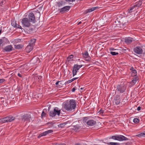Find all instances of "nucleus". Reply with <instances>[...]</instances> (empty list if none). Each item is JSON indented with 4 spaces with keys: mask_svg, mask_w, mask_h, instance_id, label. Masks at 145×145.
Listing matches in <instances>:
<instances>
[{
    "mask_svg": "<svg viewBox=\"0 0 145 145\" xmlns=\"http://www.w3.org/2000/svg\"><path fill=\"white\" fill-rule=\"evenodd\" d=\"M4 46L7 44L9 43V42L8 39L5 37H3L1 39Z\"/></svg>",
    "mask_w": 145,
    "mask_h": 145,
    "instance_id": "6ab92c4d",
    "label": "nucleus"
},
{
    "mask_svg": "<svg viewBox=\"0 0 145 145\" xmlns=\"http://www.w3.org/2000/svg\"><path fill=\"white\" fill-rule=\"evenodd\" d=\"M133 40L132 38L129 37L125 39V42L127 44H129L132 42Z\"/></svg>",
    "mask_w": 145,
    "mask_h": 145,
    "instance_id": "aec40b11",
    "label": "nucleus"
},
{
    "mask_svg": "<svg viewBox=\"0 0 145 145\" xmlns=\"http://www.w3.org/2000/svg\"><path fill=\"white\" fill-rule=\"evenodd\" d=\"M80 89H82V88H80Z\"/></svg>",
    "mask_w": 145,
    "mask_h": 145,
    "instance_id": "bf43d9fd",
    "label": "nucleus"
},
{
    "mask_svg": "<svg viewBox=\"0 0 145 145\" xmlns=\"http://www.w3.org/2000/svg\"><path fill=\"white\" fill-rule=\"evenodd\" d=\"M138 78L137 77H134L133 79L131 81V83L133 85H134L136 84L137 80H138Z\"/></svg>",
    "mask_w": 145,
    "mask_h": 145,
    "instance_id": "4be33fe9",
    "label": "nucleus"
},
{
    "mask_svg": "<svg viewBox=\"0 0 145 145\" xmlns=\"http://www.w3.org/2000/svg\"><path fill=\"white\" fill-rule=\"evenodd\" d=\"M114 102L115 104L116 105L119 104L121 102V99L119 96L117 95L116 97L115 100Z\"/></svg>",
    "mask_w": 145,
    "mask_h": 145,
    "instance_id": "dca6fc26",
    "label": "nucleus"
},
{
    "mask_svg": "<svg viewBox=\"0 0 145 145\" xmlns=\"http://www.w3.org/2000/svg\"><path fill=\"white\" fill-rule=\"evenodd\" d=\"M117 140L120 141H122L123 140H128V139L123 135H117Z\"/></svg>",
    "mask_w": 145,
    "mask_h": 145,
    "instance_id": "9b49d317",
    "label": "nucleus"
},
{
    "mask_svg": "<svg viewBox=\"0 0 145 145\" xmlns=\"http://www.w3.org/2000/svg\"><path fill=\"white\" fill-rule=\"evenodd\" d=\"M57 143H54L52 144V145H57Z\"/></svg>",
    "mask_w": 145,
    "mask_h": 145,
    "instance_id": "6e6d98bb",
    "label": "nucleus"
},
{
    "mask_svg": "<svg viewBox=\"0 0 145 145\" xmlns=\"http://www.w3.org/2000/svg\"><path fill=\"white\" fill-rule=\"evenodd\" d=\"M60 110L57 107H55L53 111H50V116L52 117H54L56 114L58 116L60 114Z\"/></svg>",
    "mask_w": 145,
    "mask_h": 145,
    "instance_id": "7ed1b4c3",
    "label": "nucleus"
},
{
    "mask_svg": "<svg viewBox=\"0 0 145 145\" xmlns=\"http://www.w3.org/2000/svg\"><path fill=\"white\" fill-rule=\"evenodd\" d=\"M73 57V55H71L69 57L67 58V60L68 61H69L71 60V59H72Z\"/></svg>",
    "mask_w": 145,
    "mask_h": 145,
    "instance_id": "7c9ffc66",
    "label": "nucleus"
},
{
    "mask_svg": "<svg viewBox=\"0 0 145 145\" xmlns=\"http://www.w3.org/2000/svg\"><path fill=\"white\" fill-rule=\"evenodd\" d=\"M83 66L82 65H78L74 64L73 66L72 69L73 76H74L77 74L78 70Z\"/></svg>",
    "mask_w": 145,
    "mask_h": 145,
    "instance_id": "20e7f679",
    "label": "nucleus"
},
{
    "mask_svg": "<svg viewBox=\"0 0 145 145\" xmlns=\"http://www.w3.org/2000/svg\"><path fill=\"white\" fill-rule=\"evenodd\" d=\"M87 118L86 117L84 118L83 120L84 121H85L86 119Z\"/></svg>",
    "mask_w": 145,
    "mask_h": 145,
    "instance_id": "864d4df0",
    "label": "nucleus"
},
{
    "mask_svg": "<svg viewBox=\"0 0 145 145\" xmlns=\"http://www.w3.org/2000/svg\"><path fill=\"white\" fill-rule=\"evenodd\" d=\"M132 69H133V67H132L131 68V70H132Z\"/></svg>",
    "mask_w": 145,
    "mask_h": 145,
    "instance_id": "4d7b16f0",
    "label": "nucleus"
},
{
    "mask_svg": "<svg viewBox=\"0 0 145 145\" xmlns=\"http://www.w3.org/2000/svg\"><path fill=\"white\" fill-rule=\"evenodd\" d=\"M22 45L21 44H17L15 45V47L16 49H20L22 48Z\"/></svg>",
    "mask_w": 145,
    "mask_h": 145,
    "instance_id": "bb28decb",
    "label": "nucleus"
},
{
    "mask_svg": "<svg viewBox=\"0 0 145 145\" xmlns=\"http://www.w3.org/2000/svg\"><path fill=\"white\" fill-rule=\"evenodd\" d=\"M76 88L75 87L73 88H72V92H74L75 91V90H76Z\"/></svg>",
    "mask_w": 145,
    "mask_h": 145,
    "instance_id": "a18cd8bd",
    "label": "nucleus"
},
{
    "mask_svg": "<svg viewBox=\"0 0 145 145\" xmlns=\"http://www.w3.org/2000/svg\"><path fill=\"white\" fill-rule=\"evenodd\" d=\"M18 76L22 78V75L21 74H20V73H18Z\"/></svg>",
    "mask_w": 145,
    "mask_h": 145,
    "instance_id": "49530a36",
    "label": "nucleus"
},
{
    "mask_svg": "<svg viewBox=\"0 0 145 145\" xmlns=\"http://www.w3.org/2000/svg\"><path fill=\"white\" fill-rule=\"evenodd\" d=\"M78 78V77H76V78H73L72 79L73 81L77 79Z\"/></svg>",
    "mask_w": 145,
    "mask_h": 145,
    "instance_id": "3c124183",
    "label": "nucleus"
},
{
    "mask_svg": "<svg viewBox=\"0 0 145 145\" xmlns=\"http://www.w3.org/2000/svg\"><path fill=\"white\" fill-rule=\"evenodd\" d=\"M53 130H49L48 131H45L40 134L38 136V138L40 137L43 136H45L47 134L51 133L53 132Z\"/></svg>",
    "mask_w": 145,
    "mask_h": 145,
    "instance_id": "9d476101",
    "label": "nucleus"
},
{
    "mask_svg": "<svg viewBox=\"0 0 145 145\" xmlns=\"http://www.w3.org/2000/svg\"><path fill=\"white\" fill-rule=\"evenodd\" d=\"M14 27H15L16 28H19L21 29H22V27L20 25H19L17 24L16 23V25H15Z\"/></svg>",
    "mask_w": 145,
    "mask_h": 145,
    "instance_id": "473e14b6",
    "label": "nucleus"
},
{
    "mask_svg": "<svg viewBox=\"0 0 145 145\" xmlns=\"http://www.w3.org/2000/svg\"><path fill=\"white\" fill-rule=\"evenodd\" d=\"M134 52L138 55L141 54L143 52L142 47L140 46H137L134 48Z\"/></svg>",
    "mask_w": 145,
    "mask_h": 145,
    "instance_id": "1a4fd4ad",
    "label": "nucleus"
},
{
    "mask_svg": "<svg viewBox=\"0 0 145 145\" xmlns=\"http://www.w3.org/2000/svg\"><path fill=\"white\" fill-rule=\"evenodd\" d=\"M70 6H66L62 8H61L60 9H59V11L61 13H63L68 11L70 9Z\"/></svg>",
    "mask_w": 145,
    "mask_h": 145,
    "instance_id": "ddd939ff",
    "label": "nucleus"
},
{
    "mask_svg": "<svg viewBox=\"0 0 145 145\" xmlns=\"http://www.w3.org/2000/svg\"><path fill=\"white\" fill-rule=\"evenodd\" d=\"M32 60L33 61L35 64L37 63V62L39 63L40 62V59L37 57L35 59V58H33Z\"/></svg>",
    "mask_w": 145,
    "mask_h": 145,
    "instance_id": "a878e982",
    "label": "nucleus"
},
{
    "mask_svg": "<svg viewBox=\"0 0 145 145\" xmlns=\"http://www.w3.org/2000/svg\"><path fill=\"white\" fill-rule=\"evenodd\" d=\"M110 145H117L119 144V143L117 142H110L109 144Z\"/></svg>",
    "mask_w": 145,
    "mask_h": 145,
    "instance_id": "c9c22d12",
    "label": "nucleus"
},
{
    "mask_svg": "<svg viewBox=\"0 0 145 145\" xmlns=\"http://www.w3.org/2000/svg\"><path fill=\"white\" fill-rule=\"evenodd\" d=\"M135 7V6L134 5L131 7L130 9L128 10L129 13H131L133 12L134 11V9Z\"/></svg>",
    "mask_w": 145,
    "mask_h": 145,
    "instance_id": "393cba45",
    "label": "nucleus"
},
{
    "mask_svg": "<svg viewBox=\"0 0 145 145\" xmlns=\"http://www.w3.org/2000/svg\"><path fill=\"white\" fill-rule=\"evenodd\" d=\"M21 22L23 25L24 27H28L31 26L30 22L27 18H23L22 19Z\"/></svg>",
    "mask_w": 145,
    "mask_h": 145,
    "instance_id": "39448f33",
    "label": "nucleus"
},
{
    "mask_svg": "<svg viewBox=\"0 0 145 145\" xmlns=\"http://www.w3.org/2000/svg\"><path fill=\"white\" fill-rule=\"evenodd\" d=\"M141 107H140V106H138L137 109V110L138 111H139L141 109Z\"/></svg>",
    "mask_w": 145,
    "mask_h": 145,
    "instance_id": "09e8293b",
    "label": "nucleus"
},
{
    "mask_svg": "<svg viewBox=\"0 0 145 145\" xmlns=\"http://www.w3.org/2000/svg\"><path fill=\"white\" fill-rule=\"evenodd\" d=\"M56 85L57 88H59L61 87V83L60 82V81H57L56 83Z\"/></svg>",
    "mask_w": 145,
    "mask_h": 145,
    "instance_id": "b1692460",
    "label": "nucleus"
},
{
    "mask_svg": "<svg viewBox=\"0 0 145 145\" xmlns=\"http://www.w3.org/2000/svg\"><path fill=\"white\" fill-rule=\"evenodd\" d=\"M81 22H78V25H80V24H81Z\"/></svg>",
    "mask_w": 145,
    "mask_h": 145,
    "instance_id": "5fc2aeb1",
    "label": "nucleus"
},
{
    "mask_svg": "<svg viewBox=\"0 0 145 145\" xmlns=\"http://www.w3.org/2000/svg\"><path fill=\"white\" fill-rule=\"evenodd\" d=\"M75 0H65V1H66L69 2H73V1H74Z\"/></svg>",
    "mask_w": 145,
    "mask_h": 145,
    "instance_id": "de8ad7c7",
    "label": "nucleus"
},
{
    "mask_svg": "<svg viewBox=\"0 0 145 145\" xmlns=\"http://www.w3.org/2000/svg\"><path fill=\"white\" fill-rule=\"evenodd\" d=\"M11 24L14 27L16 25V22L14 20L11 21Z\"/></svg>",
    "mask_w": 145,
    "mask_h": 145,
    "instance_id": "72a5a7b5",
    "label": "nucleus"
},
{
    "mask_svg": "<svg viewBox=\"0 0 145 145\" xmlns=\"http://www.w3.org/2000/svg\"><path fill=\"white\" fill-rule=\"evenodd\" d=\"M29 20L30 22H32L33 23H35V22L36 20L34 14L33 13H30L29 14L28 16Z\"/></svg>",
    "mask_w": 145,
    "mask_h": 145,
    "instance_id": "6e6552de",
    "label": "nucleus"
},
{
    "mask_svg": "<svg viewBox=\"0 0 145 145\" xmlns=\"http://www.w3.org/2000/svg\"><path fill=\"white\" fill-rule=\"evenodd\" d=\"M99 7H92L88 9L87 10V12L88 13L94 11L95 10H97L99 9Z\"/></svg>",
    "mask_w": 145,
    "mask_h": 145,
    "instance_id": "412c9836",
    "label": "nucleus"
},
{
    "mask_svg": "<svg viewBox=\"0 0 145 145\" xmlns=\"http://www.w3.org/2000/svg\"><path fill=\"white\" fill-rule=\"evenodd\" d=\"M15 119L14 117L10 116L0 119V122L3 123L11 122L14 120Z\"/></svg>",
    "mask_w": 145,
    "mask_h": 145,
    "instance_id": "f03ea898",
    "label": "nucleus"
},
{
    "mask_svg": "<svg viewBox=\"0 0 145 145\" xmlns=\"http://www.w3.org/2000/svg\"><path fill=\"white\" fill-rule=\"evenodd\" d=\"M13 47L12 45H8L6 46L4 48V50L6 52H10L12 50Z\"/></svg>",
    "mask_w": 145,
    "mask_h": 145,
    "instance_id": "4468645a",
    "label": "nucleus"
},
{
    "mask_svg": "<svg viewBox=\"0 0 145 145\" xmlns=\"http://www.w3.org/2000/svg\"><path fill=\"white\" fill-rule=\"evenodd\" d=\"M5 81V80L4 79H0V84L3 82Z\"/></svg>",
    "mask_w": 145,
    "mask_h": 145,
    "instance_id": "37998d69",
    "label": "nucleus"
},
{
    "mask_svg": "<svg viewBox=\"0 0 145 145\" xmlns=\"http://www.w3.org/2000/svg\"><path fill=\"white\" fill-rule=\"evenodd\" d=\"M34 78L36 79L39 82L42 81V78L41 76H38L37 74H35L34 75Z\"/></svg>",
    "mask_w": 145,
    "mask_h": 145,
    "instance_id": "f3484780",
    "label": "nucleus"
},
{
    "mask_svg": "<svg viewBox=\"0 0 145 145\" xmlns=\"http://www.w3.org/2000/svg\"><path fill=\"white\" fill-rule=\"evenodd\" d=\"M104 112V110L102 109H101L98 112V113H99V114H102Z\"/></svg>",
    "mask_w": 145,
    "mask_h": 145,
    "instance_id": "c03bdc74",
    "label": "nucleus"
},
{
    "mask_svg": "<svg viewBox=\"0 0 145 145\" xmlns=\"http://www.w3.org/2000/svg\"><path fill=\"white\" fill-rule=\"evenodd\" d=\"M82 55L86 59V60L88 61L89 60L90 57L87 51H86L85 52L83 53Z\"/></svg>",
    "mask_w": 145,
    "mask_h": 145,
    "instance_id": "2eb2a0df",
    "label": "nucleus"
},
{
    "mask_svg": "<svg viewBox=\"0 0 145 145\" xmlns=\"http://www.w3.org/2000/svg\"><path fill=\"white\" fill-rule=\"evenodd\" d=\"M46 115V112H44L43 111L42 112V113L41 114L42 117V118L43 117H44Z\"/></svg>",
    "mask_w": 145,
    "mask_h": 145,
    "instance_id": "e433bc0d",
    "label": "nucleus"
},
{
    "mask_svg": "<svg viewBox=\"0 0 145 145\" xmlns=\"http://www.w3.org/2000/svg\"><path fill=\"white\" fill-rule=\"evenodd\" d=\"M62 5V4L61 3L59 2L57 3V6L58 7H60Z\"/></svg>",
    "mask_w": 145,
    "mask_h": 145,
    "instance_id": "ea45409f",
    "label": "nucleus"
},
{
    "mask_svg": "<svg viewBox=\"0 0 145 145\" xmlns=\"http://www.w3.org/2000/svg\"><path fill=\"white\" fill-rule=\"evenodd\" d=\"M3 46H4V45L3 44L2 41L1 40V39H0V47Z\"/></svg>",
    "mask_w": 145,
    "mask_h": 145,
    "instance_id": "79ce46f5",
    "label": "nucleus"
},
{
    "mask_svg": "<svg viewBox=\"0 0 145 145\" xmlns=\"http://www.w3.org/2000/svg\"><path fill=\"white\" fill-rule=\"evenodd\" d=\"M57 145H66L64 143H57Z\"/></svg>",
    "mask_w": 145,
    "mask_h": 145,
    "instance_id": "8fccbe9b",
    "label": "nucleus"
},
{
    "mask_svg": "<svg viewBox=\"0 0 145 145\" xmlns=\"http://www.w3.org/2000/svg\"><path fill=\"white\" fill-rule=\"evenodd\" d=\"M110 53L113 56L116 55L118 54V52H111Z\"/></svg>",
    "mask_w": 145,
    "mask_h": 145,
    "instance_id": "f704fd0d",
    "label": "nucleus"
},
{
    "mask_svg": "<svg viewBox=\"0 0 145 145\" xmlns=\"http://www.w3.org/2000/svg\"><path fill=\"white\" fill-rule=\"evenodd\" d=\"M86 123L88 126H93L96 124V122L95 121L91 120H88L87 121Z\"/></svg>",
    "mask_w": 145,
    "mask_h": 145,
    "instance_id": "f8f14e48",
    "label": "nucleus"
},
{
    "mask_svg": "<svg viewBox=\"0 0 145 145\" xmlns=\"http://www.w3.org/2000/svg\"><path fill=\"white\" fill-rule=\"evenodd\" d=\"M142 1H139L138 2H137V4L136 5H134V6H135V7H140L142 5Z\"/></svg>",
    "mask_w": 145,
    "mask_h": 145,
    "instance_id": "c756f323",
    "label": "nucleus"
},
{
    "mask_svg": "<svg viewBox=\"0 0 145 145\" xmlns=\"http://www.w3.org/2000/svg\"><path fill=\"white\" fill-rule=\"evenodd\" d=\"M133 122L135 123H138L139 122V120L137 118H134L133 120Z\"/></svg>",
    "mask_w": 145,
    "mask_h": 145,
    "instance_id": "2f4dec72",
    "label": "nucleus"
},
{
    "mask_svg": "<svg viewBox=\"0 0 145 145\" xmlns=\"http://www.w3.org/2000/svg\"><path fill=\"white\" fill-rule=\"evenodd\" d=\"M110 51H112V50H115L116 49H114L113 48H110Z\"/></svg>",
    "mask_w": 145,
    "mask_h": 145,
    "instance_id": "603ef678",
    "label": "nucleus"
},
{
    "mask_svg": "<svg viewBox=\"0 0 145 145\" xmlns=\"http://www.w3.org/2000/svg\"><path fill=\"white\" fill-rule=\"evenodd\" d=\"M117 135L113 136L112 137V138L113 139L117 140Z\"/></svg>",
    "mask_w": 145,
    "mask_h": 145,
    "instance_id": "a19ab883",
    "label": "nucleus"
},
{
    "mask_svg": "<svg viewBox=\"0 0 145 145\" xmlns=\"http://www.w3.org/2000/svg\"><path fill=\"white\" fill-rule=\"evenodd\" d=\"M125 24H123V26H124H124H125Z\"/></svg>",
    "mask_w": 145,
    "mask_h": 145,
    "instance_id": "13d9d810",
    "label": "nucleus"
},
{
    "mask_svg": "<svg viewBox=\"0 0 145 145\" xmlns=\"http://www.w3.org/2000/svg\"><path fill=\"white\" fill-rule=\"evenodd\" d=\"M137 136L139 137H145V133H141L137 135Z\"/></svg>",
    "mask_w": 145,
    "mask_h": 145,
    "instance_id": "c85d7f7f",
    "label": "nucleus"
},
{
    "mask_svg": "<svg viewBox=\"0 0 145 145\" xmlns=\"http://www.w3.org/2000/svg\"><path fill=\"white\" fill-rule=\"evenodd\" d=\"M33 46H31L29 44L25 48V50L26 51L28 52H29L32 50Z\"/></svg>",
    "mask_w": 145,
    "mask_h": 145,
    "instance_id": "a211bd4d",
    "label": "nucleus"
},
{
    "mask_svg": "<svg viewBox=\"0 0 145 145\" xmlns=\"http://www.w3.org/2000/svg\"><path fill=\"white\" fill-rule=\"evenodd\" d=\"M31 118V116L30 115L26 114L23 115L22 117V121L23 122L26 121V122H30V119Z\"/></svg>",
    "mask_w": 145,
    "mask_h": 145,
    "instance_id": "423d86ee",
    "label": "nucleus"
},
{
    "mask_svg": "<svg viewBox=\"0 0 145 145\" xmlns=\"http://www.w3.org/2000/svg\"><path fill=\"white\" fill-rule=\"evenodd\" d=\"M36 41V39H31L30 40V42L29 43L30 45L31 46H34L35 45V43Z\"/></svg>",
    "mask_w": 145,
    "mask_h": 145,
    "instance_id": "5701e85b",
    "label": "nucleus"
},
{
    "mask_svg": "<svg viewBox=\"0 0 145 145\" xmlns=\"http://www.w3.org/2000/svg\"><path fill=\"white\" fill-rule=\"evenodd\" d=\"M80 128V126L78 125H76L74 126L73 129L75 131H77Z\"/></svg>",
    "mask_w": 145,
    "mask_h": 145,
    "instance_id": "cd10ccee",
    "label": "nucleus"
},
{
    "mask_svg": "<svg viewBox=\"0 0 145 145\" xmlns=\"http://www.w3.org/2000/svg\"><path fill=\"white\" fill-rule=\"evenodd\" d=\"M76 106L75 101L73 99H71L69 102H67L64 104V108L68 111H74Z\"/></svg>",
    "mask_w": 145,
    "mask_h": 145,
    "instance_id": "f257e3e1",
    "label": "nucleus"
},
{
    "mask_svg": "<svg viewBox=\"0 0 145 145\" xmlns=\"http://www.w3.org/2000/svg\"><path fill=\"white\" fill-rule=\"evenodd\" d=\"M126 86L124 85H121L117 86V90L120 93H123L126 89Z\"/></svg>",
    "mask_w": 145,
    "mask_h": 145,
    "instance_id": "0eeeda50",
    "label": "nucleus"
},
{
    "mask_svg": "<svg viewBox=\"0 0 145 145\" xmlns=\"http://www.w3.org/2000/svg\"><path fill=\"white\" fill-rule=\"evenodd\" d=\"M73 81L72 79L69 80H68L67 82H65V84H69L71 82H72Z\"/></svg>",
    "mask_w": 145,
    "mask_h": 145,
    "instance_id": "4c0bfd02",
    "label": "nucleus"
},
{
    "mask_svg": "<svg viewBox=\"0 0 145 145\" xmlns=\"http://www.w3.org/2000/svg\"><path fill=\"white\" fill-rule=\"evenodd\" d=\"M132 74L133 73L134 74L133 75V76H135L136 75V74L137 73V72L136 71V70L134 69L133 70H132Z\"/></svg>",
    "mask_w": 145,
    "mask_h": 145,
    "instance_id": "58836bf2",
    "label": "nucleus"
}]
</instances>
